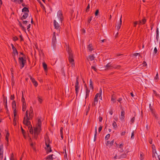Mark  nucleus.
<instances>
[{"label":"nucleus","instance_id":"nucleus-1","mask_svg":"<svg viewBox=\"0 0 160 160\" xmlns=\"http://www.w3.org/2000/svg\"><path fill=\"white\" fill-rule=\"evenodd\" d=\"M28 112V110L26 111L23 120V123L24 124L28 126L30 133L31 134H33L34 132L31 125V122L30 121V120L32 119V116L31 115V114L30 113V112Z\"/></svg>","mask_w":160,"mask_h":160},{"label":"nucleus","instance_id":"nucleus-2","mask_svg":"<svg viewBox=\"0 0 160 160\" xmlns=\"http://www.w3.org/2000/svg\"><path fill=\"white\" fill-rule=\"evenodd\" d=\"M66 50L68 55V60L72 67L74 66V56L72 52V50L69 46L66 45Z\"/></svg>","mask_w":160,"mask_h":160},{"label":"nucleus","instance_id":"nucleus-3","mask_svg":"<svg viewBox=\"0 0 160 160\" xmlns=\"http://www.w3.org/2000/svg\"><path fill=\"white\" fill-rule=\"evenodd\" d=\"M41 122L40 119H38V122L37 127L34 128V138L36 139L38 138V135L41 130Z\"/></svg>","mask_w":160,"mask_h":160},{"label":"nucleus","instance_id":"nucleus-4","mask_svg":"<svg viewBox=\"0 0 160 160\" xmlns=\"http://www.w3.org/2000/svg\"><path fill=\"white\" fill-rule=\"evenodd\" d=\"M18 61L20 64V68L22 69L24 67L25 64L26 62V60L23 57H20L18 58Z\"/></svg>","mask_w":160,"mask_h":160},{"label":"nucleus","instance_id":"nucleus-5","mask_svg":"<svg viewBox=\"0 0 160 160\" xmlns=\"http://www.w3.org/2000/svg\"><path fill=\"white\" fill-rule=\"evenodd\" d=\"M78 78H77L76 82L75 84V93L77 96L78 95L80 90V86L79 85V82L78 81Z\"/></svg>","mask_w":160,"mask_h":160},{"label":"nucleus","instance_id":"nucleus-6","mask_svg":"<svg viewBox=\"0 0 160 160\" xmlns=\"http://www.w3.org/2000/svg\"><path fill=\"white\" fill-rule=\"evenodd\" d=\"M52 46L53 47V48H55L56 46V38L55 32L53 33V34L52 40Z\"/></svg>","mask_w":160,"mask_h":160},{"label":"nucleus","instance_id":"nucleus-7","mask_svg":"<svg viewBox=\"0 0 160 160\" xmlns=\"http://www.w3.org/2000/svg\"><path fill=\"white\" fill-rule=\"evenodd\" d=\"M57 16L58 19L61 21V22L62 23L63 19V18L61 11L59 10L58 12Z\"/></svg>","mask_w":160,"mask_h":160},{"label":"nucleus","instance_id":"nucleus-8","mask_svg":"<svg viewBox=\"0 0 160 160\" xmlns=\"http://www.w3.org/2000/svg\"><path fill=\"white\" fill-rule=\"evenodd\" d=\"M123 144L121 143L119 144L118 146V151L121 152H123L124 151L123 147Z\"/></svg>","mask_w":160,"mask_h":160},{"label":"nucleus","instance_id":"nucleus-9","mask_svg":"<svg viewBox=\"0 0 160 160\" xmlns=\"http://www.w3.org/2000/svg\"><path fill=\"white\" fill-rule=\"evenodd\" d=\"M54 25L55 28L56 29L59 30L60 29L59 24L56 21V20H54Z\"/></svg>","mask_w":160,"mask_h":160},{"label":"nucleus","instance_id":"nucleus-10","mask_svg":"<svg viewBox=\"0 0 160 160\" xmlns=\"http://www.w3.org/2000/svg\"><path fill=\"white\" fill-rule=\"evenodd\" d=\"M101 92L99 93H97L95 96V98H94V101H98V97L99 98L100 97L101 98V93H102V90L101 89H100Z\"/></svg>","mask_w":160,"mask_h":160},{"label":"nucleus","instance_id":"nucleus-11","mask_svg":"<svg viewBox=\"0 0 160 160\" xmlns=\"http://www.w3.org/2000/svg\"><path fill=\"white\" fill-rule=\"evenodd\" d=\"M11 45L14 54L18 55V52L16 48L14 47V45L12 44V43L11 44Z\"/></svg>","mask_w":160,"mask_h":160},{"label":"nucleus","instance_id":"nucleus-12","mask_svg":"<svg viewBox=\"0 0 160 160\" xmlns=\"http://www.w3.org/2000/svg\"><path fill=\"white\" fill-rule=\"evenodd\" d=\"M30 80H31L32 82L33 83L34 86L36 87L38 85L37 82L35 80V79L32 77L30 78Z\"/></svg>","mask_w":160,"mask_h":160},{"label":"nucleus","instance_id":"nucleus-13","mask_svg":"<svg viewBox=\"0 0 160 160\" xmlns=\"http://www.w3.org/2000/svg\"><path fill=\"white\" fill-rule=\"evenodd\" d=\"M125 114L124 111L122 110L121 113V115L119 117L121 120H123L124 119Z\"/></svg>","mask_w":160,"mask_h":160},{"label":"nucleus","instance_id":"nucleus-14","mask_svg":"<svg viewBox=\"0 0 160 160\" xmlns=\"http://www.w3.org/2000/svg\"><path fill=\"white\" fill-rule=\"evenodd\" d=\"M113 65L111 64V63H108L105 66V67L106 69H110L112 68Z\"/></svg>","mask_w":160,"mask_h":160},{"label":"nucleus","instance_id":"nucleus-15","mask_svg":"<svg viewBox=\"0 0 160 160\" xmlns=\"http://www.w3.org/2000/svg\"><path fill=\"white\" fill-rule=\"evenodd\" d=\"M3 146L2 145H0V157L2 158L3 157Z\"/></svg>","mask_w":160,"mask_h":160},{"label":"nucleus","instance_id":"nucleus-16","mask_svg":"<svg viewBox=\"0 0 160 160\" xmlns=\"http://www.w3.org/2000/svg\"><path fill=\"white\" fill-rule=\"evenodd\" d=\"M94 49L92 46L91 44H89L88 46L87 50L88 51L91 52Z\"/></svg>","mask_w":160,"mask_h":160},{"label":"nucleus","instance_id":"nucleus-17","mask_svg":"<svg viewBox=\"0 0 160 160\" xmlns=\"http://www.w3.org/2000/svg\"><path fill=\"white\" fill-rule=\"evenodd\" d=\"M42 66L45 72L46 73L48 70L47 66V64L45 62H43L42 63Z\"/></svg>","mask_w":160,"mask_h":160},{"label":"nucleus","instance_id":"nucleus-18","mask_svg":"<svg viewBox=\"0 0 160 160\" xmlns=\"http://www.w3.org/2000/svg\"><path fill=\"white\" fill-rule=\"evenodd\" d=\"M122 16H121L120 18V22L118 25L117 27V29L118 30L120 28V27L122 25Z\"/></svg>","mask_w":160,"mask_h":160},{"label":"nucleus","instance_id":"nucleus-19","mask_svg":"<svg viewBox=\"0 0 160 160\" xmlns=\"http://www.w3.org/2000/svg\"><path fill=\"white\" fill-rule=\"evenodd\" d=\"M45 145H46V146H47V148H45L47 150H48V148H49V149H50V150L48 151V152H51L52 150H51V147H50L49 144L47 142H45Z\"/></svg>","mask_w":160,"mask_h":160},{"label":"nucleus","instance_id":"nucleus-20","mask_svg":"<svg viewBox=\"0 0 160 160\" xmlns=\"http://www.w3.org/2000/svg\"><path fill=\"white\" fill-rule=\"evenodd\" d=\"M28 14L27 13H24L22 17L21 18V19L23 20V19H25L28 17Z\"/></svg>","mask_w":160,"mask_h":160},{"label":"nucleus","instance_id":"nucleus-21","mask_svg":"<svg viewBox=\"0 0 160 160\" xmlns=\"http://www.w3.org/2000/svg\"><path fill=\"white\" fill-rule=\"evenodd\" d=\"M27 108L26 104V103H24L22 105V110L23 111H25Z\"/></svg>","mask_w":160,"mask_h":160},{"label":"nucleus","instance_id":"nucleus-22","mask_svg":"<svg viewBox=\"0 0 160 160\" xmlns=\"http://www.w3.org/2000/svg\"><path fill=\"white\" fill-rule=\"evenodd\" d=\"M12 108L13 110H16V104L15 103V101H13L12 103Z\"/></svg>","mask_w":160,"mask_h":160},{"label":"nucleus","instance_id":"nucleus-23","mask_svg":"<svg viewBox=\"0 0 160 160\" xmlns=\"http://www.w3.org/2000/svg\"><path fill=\"white\" fill-rule=\"evenodd\" d=\"M38 100L40 103H41L43 101V98L42 97L38 96L37 97Z\"/></svg>","mask_w":160,"mask_h":160},{"label":"nucleus","instance_id":"nucleus-24","mask_svg":"<svg viewBox=\"0 0 160 160\" xmlns=\"http://www.w3.org/2000/svg\"><path fill=\"white\" fill-rule=\"evenodd\" d=\"M53 154L48 155L46 158V160H52V159Z\"/></svg>","mask_w":160,"mask_h":160},{"label":"nucleus","instance_id":"nucleus-25","mask_svg":"<svg viewBox=\"0 0 160 160\" xmlns=\"http://www.w3.org/2000/svg\"><path fill=\"white\" fill-rule=\"evenodd\" d=\"M120 66L118 65H113L112 68L119 69L120 68Z\"/></svg>","mask_w":160,"mask_h":160},{"label":"nucleus","instance_id":"nucleus-26","mask_svg":"<svg viewBox=\"0 0 160 160\" xmlns=\"http://www.w3.org/2000/svg\"><path fill=\"white\" fill-rule=\"evenodd\" d=\"M126 157V154H121L120 156H119L118 157V159H121V158H124Z\"/></svg>","mask_w":160,"mask_h":160},{"label":"nucleus","instance_id":"nucleus-27","mask_svg":"<svg viewBox=\"0 0 160 160\" xmlns=\"http://www.w3.org/2000/svg\"><path fill=\"white\" fill-rule=\"evenodd\" d=\"M21 101L22 102V104L24 103H26L25 102V98H24L23 94L22 92V97L21 99Z\"/></svg>","mask_w":160,"mask_h":160},{"label":"nucleus","instance_id":"nucleus-28","mask_svg":"<svg viewBox=\"0 0 160 160\" xmlns=\"http://www.w3.org/2000/svg\"><path fill=\"white\" fill-rule=\"evenodd\" d=\"M22 12H29V10L27 8L24 7L22 9Z\"/></svg>","mask_w":160,"mask_h":160},{"label":"nucleus","instance_id":"nucleus-29","mask_svg":"<svg viewBox=\"0 0 160 160\" xmlns=\"http://www.w3.org/2000/svg\"><path fill=\"white\" fill-rule=\"evenodd\" d=\"M152 152H155L156 153V154L157 155L156 151V150L155 149V147L154 145H152Z\"/></svg>","mask_w":160,"mask_h":160},{"label":"nucleus","instance_id":"nucleus-30","mask_svg":"<svg viewBox=\"0 0 160 160\" xmlns=\"http://www.w3.org/2000/svg\"><path fill=\"white\" fill-rule=\"evenodd\" d=\"M153 113L152 114L153 116L156 119L158 120L159 119L158 115L155 112Z\"/></svg>","mask_w":160,"mask_h":160},{"label":"nucleus","instance_id":"nucleus-31","mask_svg":"<svg viewBox=\"0 0 160 160\" xmlns=\"http://www.w3.org/2000/svg\"><path fill=\"white\" fill-rule=\"evenodd\" d=\"M89 59L91 61H92L94 59V57L93 55L92 54L89 56Z\"/></svg>","mask_w":160,"mask_h":160},{"label":"nucleus","instance_id":"nucleus-32","mask_svg":"<svg viewBox=\"0 0 160 160\" xmlns=\"http://www.w3.org/2000/svg\"><path fill=\"white\" fill-rule=\"evenodd\" d=\"M89 83H90V88L91 89H93V85H92V81H91V80H90V82H89Z\"/></svg>","mask_w":160,"mask_h":160},{"label":"nucleus","instance_id":"nucleus-33","mask_svg":"<svg viewBox=\"0 0 160 160\" xmlns=\"http://www.w3.org/2000/svg\"><path fill=\"white\" fill-rule=\"evenodd\" d=\"M112 125L114 129L117 127V125L115 121H114L112 124Z\"/></svg>","mask_w":160,"mask_h":160},{"label":"nucleus","instance_id":"nucleus-34","mask_svg":"<svg viewBox=\"0 0 160 160\" xmlns=\"http://www.w3.org/2000/svg\"><path fill=\"white\" fill-rule=\"evenodd\" d=\"M90 104H89V105L88 108L87 109L86 112V115L88 114V112H89V111L90 110Z\"/></svg>","mask_w":160,"mask_h":160},{"label":"nucleus","instance_id":"nucleus-35","mask_svg":"<svg viewBox=\"0 0 160 160\" xmlns=\"http://www.w3.org/2000/svg\"><path fill=\"white\" fill-rule=\"evenodd\" d=\"M13 113H14V120H15V119H16V110H14L13 111Z\"/></svg>","mask_w":160,"mask_h":160},{"label":"nucleus","instance_id":"nucleus-36","mask_svg":"<svg viewBox=\"0 0 160 160\" xmlns=\"http://www.w3.org/2000/svg\"><path fill=\"white\" fill-rule=\"evenodd\" d=\"M110 135L109 134H108L105 137V139L106 140H108L110 138Z\"/></svg>","mask_w":160,"mask_h":160},{"label":"nucleus","instance_id":"nucleus-37","mask_svg":"<svg viewBox=\"0 0 160 160\" xmlns=\"http://www.w3.org/2000/svg\"><path fill=\"white\" fill-rule=\"evenodd\" d=\"M158 36H159V31L158 30V28H157L156 30V38L157 39H158Z\"/></svg>","mask_w":160,"mask_h":160},{"label":"nucleus","instance_id":"nucleus-38","mask_svg":"<svg viewBox=\"0 0 160 160\" xmlns=\"http://www.w3.org/2000/svg\"><path fill=\"white\" fill-rule=\"evenodd\" d=\"M19 26L22 28V30H25V28L24 27H23L22 25V23L20 22H19Z\"/></svg>","mask_w":160,"mask_h":160},{"label":"nucleus","instance_id":"nucleus-39","mask_svg":"<svg viewBox=\"0 0 160 160\" xmlns=\"http://www.w3.org/2000/svg\"><path fill=\"white\" fill-rule=\"evenodd\" d=\"M16 0L17 1L16 2H15V3H18L19 4H20L21 3H22L23 1V0Z\"/></svg>","mask_w":160,"mask_h":160},{"label":"nucleus","instance_id":"nucleus-40","mask_svg":"<svg viewBox=\"0 0 160 160\" xmlns=\"http://www.w3.org/2000/svg\"><path fill=\"white\" fill-rule=\"evenodd\" d=\"M153 153V154L152 155V157L153 158H156V157L157 156L158 157V154H157V155L156 154V153L154 152H152Z\"/></svg>","mask_w":160,"mask_h":160},{"label":"nucleus","instance_id":"nucleus-41","mask_svg":"<svg viewBox=\"0 0 160 160\" xmlns=\"http://www.w3.org/2000/svg\"><path fill=\"white\" fill-rule=\"evenodd\" d=\"M114 143V140L113 139L111 141V142L110 141L109 143V146H112Z\"/></svg>","mask_w":160,"mask_h":160},{"label":"nucleus","instance_id":"nucleus-42","mask_svg":"<svg viewBox=\"0 0 160 160\" xmlns=\"http://www.w3.org/2000/svg\"><path fill=\"white\" fill-rule=\"evenodd\" d=\"M9 133L8 132H7L6 136L5 137V139L7 141H8V137L9 136Z\"/></svg>","mask_w":160,"mask_h":160},{"label":"nucleus","instance_id":"nucleus-43","mask_svg":"<svg viewBox=\"0 0 160 160\" xmlns=\"http://www.w3.org/2000/svg\"><path fill=\"white\" fill-rule=\"evenodd\" d=\"M111 100L112 101H113V102H116L115 98L114 97L113 95H112V98H111Z\"/></svg>","mask_w":160,"mask_h":160},{"label":"nucleus","instance_id":"nucleus-44","mask_svg":"<svg viewBox=\"0 0 160 160\" xmlns=\"http://www.w3.org/2000/svg\"><path fill=\"white\" fill-rule=\"evenodd\" d=\"M134 131H132V132L131 136V139H133L134 138Z\"/></svg>","mask_w":160,"mask_h":160},{"label":"nucleus","instance_id":"nucleus-45","mask_svg":"<svg viewBox=\"0 0 160 160\" xmlns=\"http://www.w3.org/2000/svg\"><path fill=\"white\" fill-rule=\"evenodd\" d=\"M134 120H135V118L134 117H133L131 119V120H130V122H131V123H133V122H134Z\"/></svg>","mask_w":160,"mask_h":160},{"label":"nucleus","instance_id":"nucleus-46","mask_svg":"<svg viewBox=\"0 0 160 160\" xmlns=\"http://www.w3.org/2000/svg\"><path fill=\"white\" fill-rule=\"evenodd\" d=\"M89 8H90V5H89V3L86 8V12H88L89 11Z\"/></svg>","mask_w":160,"mask_h":160},{"label":"nucleus","instance_id":"nucleus-47","mask_svg":"<svg viewBox=\"0 0 160 160\" xmlns=\"http://www.w3.org/2000/svg\"><path fill=\"white\" fill-rule=\"evenodd\" d=\"M141 21L142 22V24H144L146 22V20L145 18H143V19H142Z\"/></svg>","mask_w":160,"mask_h":160},{"label":"nucleus","instance_id":"nucleus-48","mask_svg":"<svg viewBox=\"0 0 160 160\" xmlns=\"http://www.w3.org/2000/svg\"><path fill=\"white\" fill-rule=\"evenodd\" d=\"M33 112L32 108L31 107L29 108V112H30V113H32Z\"/></svg>","mask_w":160,"mask_h":160},{"label":"nucleus","instance_id":"nucleus-49","mask_svg":"<svg viewBox=\"0 0 160 160\" xmlns=\"http://www.w3.org/2000/svg\"><path fill=\"white\" fill-rule=\"evenodd\" d=\"M158 51V50L157 49V48L156 47H155L154 48V53L155 54H156Z\"/></svg>","mask_w":160,"mask_h":160},{"label":"nucleus","instance_id":"nucleus-50","mask_svg":"<svg viewBox=\"0 0 160 160\" xmlns=\"http://www.w3.org/2000/svg\"><path fill=\"white\" fill-rule=\"evenodd\" d=\"M99 10L98 9L96 10V12H95V15L96 16H97L98 14V13H99Z\"/></svg>","mask_w":160,"mask_h":160},{"label":"nucleus","instance_id":"nucleus-51","mask_svg":"<svg viewBox=\"0 0 160 160\" xmlns=\"http://www.w3.org/2000/svg\"><path fill=\"white\" fill-rule=\"evenodd\" d=\"M92 17L91 16V17H90V18L88 20V23H90V22H91V21L92 19Z\"/></svg>","mask_w":160,"mask_h":160},{"label":"nucleus","instance_id":"nucleus-52","mask_svg":"<svg viewBox=\"0 0 160 160\" xmlns=\"http://www.w3.org/2000/svg\"><path fill=\"white\" fill-rule=\"evenodd\" d=\"M94 101V102H93L92 103V105L93 106H95V105L97 104V103L98 102V101Z\"/></svg>","mask_w":160,"mask_h":160},{"label":"nucleus","instance_id":"nucleus-53","mask_svg":"<svg viewBox=\"0 0 160 160\" xmlns=\"http://www.w3.org/2000/svg\"><path fill=\"white\" fill-rule=\"evenodd\" d=\"M89 92H90L89 90L88 89V88H86V93L89 94Z\"/></svg>","mask_w":160,"mask_h":160},{"label":"nucleus","instance_id":"nucleus-54","mask_svg":"<svg viewBox=\"0 0 160 160\" xmlns=\"http://www.w3.org/2000/svg\"><path fill=\"white\" fill-rule=\"evenodd\" d=\"M143 156L142 153L140 154V160H142L143 159Z\"/></svg>","mask_w":160,"mask_h":160},{"label":"nucleus","instance_id":"nucleus-55","mask_svg":"<svg viewBox=\"0 0 160 160\" xmlns=\"http://www.w3.org/2000/svg\"><path fill=\"white\" fill-rule=\"evenodd\" d=\"M97 133H95L94 134V141H95L96 139V138H97Z\"/></svg>","mask_w":160,"mask_h":160},{"label":"nucleus","instance_id":"nucleus-56","mask_svg":"<svg viewBox=\"0 0 160 160\" xmlns=\"http://www.w3.org/2000/svg\"><path fill=\"white\" fill-rule=\"evenodd\" d=\"M138 22L137 21L135 22H134V23H133L134 27H136L137 25L138 24Z\"/></svg>","mask_w":160,"mask_h":160},{"label":"nucleus","instance_id":"nucleus-57","mask_svg":"<svg viewBox=\"0 0 160 160\" xmlns=\"http://www.w3.org/2000/svg\"><path fill=\"white\" fill-rule=\"evenodd\" d=\"M14 98V95H11L10 97V99L11 100H13Z\"/></svg>","mask_w":160,"mask_h":160},{"label":"nucleus","instance_id":"nucleus-58","mask_svg":"<svg viewBox=\"0 0 160 160\" xmlns=\"http://www.w3.org/2000/svg\"><path fill=\"white\" fill-rule=\"evenodd\" d=\"M102 126H101L99 127V128H98V132H101V131L102 130Z\"/></svg>","mask_w":160,"mask_h":160},{"label":"nucleus","instance_id":"nucleus-59","mask_svg":"<svg viewBox=\"0 0 160 160\" xmlns=\"http://www.w3.org/2000/svg\"><path fill=\"white\" fill-rule=\"evenodd\" d=\"M110 141H107V142L106 143V145L107 146H109V145Z\"/></svg>","mask_w":160,"mask_h":160},{"label":"nucleus","instance_id":"nucleus-60","mask_svg":"<svg viewBox=\"0 0 160 160\" xmlns=\"http://www.w3.org/2000/svg\"><path fill=\"white\" fill-rule=\"evenodd\" d=\"M125 133H126L125 131H123L121 133V135L122 136H124L125 135Z\"/></svg>","mask_w":160,"mask_h":160},{"label":"nucleus","instance_id":"nucleus-61","mask_svg":"<svg viewBox=\"0 0 160 160\" xmlns=\"http://www.w3.org/2000/svg\"><path fill=\"white\" fill-rule=\"evenodd\" d=\"M122 100V98H119L118 100V102H119L121 103V102Z\"/></svg>","mask_w":160,"mask_h":160},{"label":"nucleus","instance_id":"nucleus-62","mask_svg":"<svg viewBox=\"0 0 160 160\" xmlns=\"http://www.w3.org/2000/svg\"><path fill=\"white\" fill-rule=\"evenodd\" d=\"M102 118L101 117H99V122H101L102 121Z\"/></svg>","mask_w":160,"mask_h":160},{"label":"nucleus","instance_id":"nucleus-63","mask_svg":"<svg viewBox=\"0 0 160 160\" xmlns=\"http://www.w3.org/2000/svg\"><path fill=\"white\" fill-rule=\"evenodd\" d=\"M31 27V24H29L28 26H27V29L28 30H29V29Z\"/></svg>","mask_w":160,"mask_h":160},{"label":"nucleus","instance_id":"nucleus-64","mask_svg":"<svg viewBox=\"0 0 160 160\" xmlns=\"http://www.w3.org/2000/svg\"><path fill=\"white\" fill-rule=\"evenodd\" d=\"M118 155L117 154H116L114 157L113 158L114 159H117Z\"/></svg>","mask_w":160,"mask_h":160}]
</instances>
